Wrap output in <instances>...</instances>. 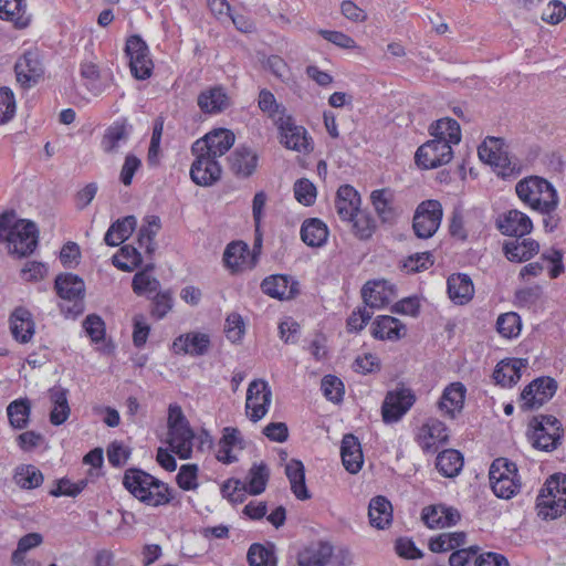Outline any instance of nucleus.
Returning <instances> with one entry per match:
<instances>
[{"instance_id": "29", "label": "nucleus", "mask_w": 566, "mask_h": 566, "mask_svg": "<svg viewBox=\"0 0 566 566\" xmlns=\"http://www.w3.org/2000/svg\"><path fill=\"white\" fill-rule=\"evenodd\" d=\"M193 439L195 432L189 423L168 429L167 442L180 459L191 457Z\"/></svg>"}, {"instance_id": "26", "label": "nucleus", "mask_w": 566, "mask_h": 566, "mask_svg": "<svg viewBox=\"0 0 566 566\" xmlns=\"http://www.w3.org/2000/svg\"><path fill=\"white\" fill-rule=\"evenodd\" d=\"M467 389L462 382H452L447 386L438 401V408L450 419H454L464 405Z\"/></svg>"}, {"instance_id": "61", "label": "nucleus", "mask_w": 566, "mask_h": 566, "mask_svg": "<svg viewBox=\"0 0 566 566\" xmlns=\"http://www.w3.org/2000/svg\"><path fill=\"white\" fill-rule=\"evenodd\" d=\"M198 467L196 464H184L176 476L177 484L185 491L195 490L197 483Z\"/></svg>"}, {"instance_id": "40", "label": "nucleus", "mask_w": 566, "mask_h": 566, "mask_svg": "<svg viewBox=\"0 0 566 566\" xmlns=\"http://www.w3.org/2000/svg\"><path fill=\"white\" fill-rule=\"evenodd\" d=\"M429 130L434 139L447 142L450 147L461 142V128L459 123L453 118H440L431 124Z\"/></svg>"}, {"instance_id": "52", "label": "nucleus", "mask_w": 566, "mask_h": 566, "mask_svg": "<svg viewBox=\"0 0 566 566\" xmlns=\"http://www.w3.org/2000/svg\"><path fill=\"white\" fill-rule=\"evenodd\" d=\"M496 329L505 338L516 337L521 332V317L514 312L501 314L496 321Z\"/></svg>"}, {"instance_id": "35", "label": "nucleus", "mask_w": 566, "mask_h": 566, "mask_svg": "<svg viewBox=\"0 0 566 566\" xmlns=\"http://www.w3.org/2000/svg\"><path fill=\"white\" fill-rule=\"evenodd\" d=\"M55 290L61 298L69 301H82L84 297V281L72 273L60 274L55 279Z\"/></svg>"}, {"instance_id": "12", "label": "nucleus", "mask_w": 566, "mask_h": 566, "mask_svg": "<svg viewBox=\"0 0 566 566\" xmlns=\"http://www.w3.org/2000/svg\"><path fill=\"white\" fill-rule=\"evenodd\" d=\"M452 157V147L447 142L433 138L417 149L415 160L423 169H434L450 163Z\"/></svg>"}, {"instance_id": "17", "label": "nucleus", "mask_w": 566, "mask_h": 566, "mask_svg": "<svg viewBox=\"0 0 566 566\" xmlns=\"http://www.w3.org/2000/svg\"><path fill=\"white\" fill-rule=\"evenodd\" d=\"M224 266L232 273L242 271L245 268L255 265L256 255L250 252L249 245L243 241L230 242L223 252Z\"/></svg>"}, {"instance_id": "22", "label": "nucleus", "mask_w": 566, "mask_h": 566, "mask_svg": "<svg viewBox=\"0 0 566 566\" xmlns=\"http://www.w3.org/2000/svg\"><path fill=\"white\" fill-rule=\"evenodd\" d=\"M497 228L504 235L525 237L533 230V222L527 214L514 209L497 220Z\"/></svg>"}, {"instance_id": "32", "label": "nucleus", "mask_w": 566, "mask_h": 566, "mask_svg": "<svg viewBox=\"0 0 566 566\" xmlns=\"http://www.w3.org/2000/svg\"><path fill=\"white\" fill-rule=\"evenodd\" d=\"M526 359L510 358L501 360L494 371L493 378L502 387H511L521 378V369L526 366Z\"/></svg>"}, {"instance_id": "8", "label": "nucleus", "mask_w": 566, "mask_h": 566, "mask_svg": "<svg viewBox=\"0 0 566 566\" xmlns=\"http://www.w3.org/2000/svg\"><path fill=\"white\" fill-rule=\"evenodd\" d=\"M442 206L438 200L421 202L415 212L412 228L420 239L431 238L440 227L442 220Z\"/></svg>"}, {"instance_id": "11", "label": "nucleus", "mask_w": 566, "mask_h": 566, "mask_svg": "<svg viewBox=\"0 0 566 566\" xmlns=\"http://www.w3.org/2000/svg\"><path fill=\"white\" fill-rule=\"evenodd\" d=\"M557 382L551 377H539L531 381L521 392L520 408L530 411L541 408L556 392Z\"/></svg>"}, {"instance_id": "39", "label": "nucleus", "mask_w": 566, "mask_h": 566, "mask_svg": "<svg viewBox=\"0 0 566 566\" xmlns=\"http://www.w3.org/2000/svg\"><path fill=\"white\" fill-rule=\"evenodd\" d=\"M285 474L290 481L291 491L296 499L301 501L311 499V493L305 484V469L300 460L292 459L285 465Z\"/></svg>"}, {"instance_id": "1", "label": "nucleus", "mask_w": 566, "mask_h": 566, "mask_svg": "<svg viewBox=\"0 0 566 566\" xmlns=\"http://www.w3.org/2000/svg\"><path fill=\"white\" fill-rule=\"evenodd\" d=\"M123 484L130 494L149 506L165 505L174 499L168 484L137 468L125 471Z\"/></svg>"}, {"instance_id": "3", "label": "nucleus", "mask_w": 566, "mask_h": 566, "mask_svg": "<svg viewBox=\"0 0 566 566\" xmlns=\"http://www.w3.org/2000/svg\"><path fill=\"white\" fill-rule=\"evenodd\" d=\"M537 514L543 520H554L566 511V474L551 475L536 499Z\"/></svg>"}, {"instance_id": "31", "label": "nucleus", "mask_w": 566, "mask_h": 566, "mask_svg": "<svg viewBox=\"0 0 566 566\" xmlns=\"http://www.w3.org/2000/svg\"><path fill=\"white\" fill-rule=\"evenodd\" d=\"M174 350L191 356L205 355L210 347V337L205 333H187L174 340Z\"/></svg>"}, {"instance_id": "44", "label": "nucleus", "mask_w": 566, "mask_h": 566, "mask_svg": "<svg viewBox=\"0 0 566 566\" xmlns=\"http://www.w3.org/2000/svg\"><path fill=\"white\" fill-rule=\"evenodd\" d=\"M462 467L463 457L454 449L440 452L436 460V468L446 478L457 476L462 470Z\"/></svg>"}, {"instance_id": "63", "label": "nucleus", "mask_w": 566, "mask_h": 566, "mask_svg": "<svg viewBox=\"0 0 566 566\" xmlns=\"http://www.w3.org/2000/svg\"><path fill=\"white\" fill-rule=\"evenodd\" d=\"M566 17V6L559 0H551L542 12V19L549 24H557Z\"/></svg>"}, {"instance_id": "54", "label": "nucleus", "mask_w": 566, "mask_h": 566, "mask_svg": "<svg viewBox=\"0 0 566 566\" xmlns=\"http://www.w3.org/2000/svg\"><path fill=\"white\" fill-rule=\"evenodd\" d=\"M120 256H123L126 260V262L120 261L118 255H114L113 264L124 272H132L143 262V256L140 252L132 245L122 247Z\"/></svg>"}, {"instance_id": "51", "label": "nucleus", "mask_w": 566, "mask_h": 566, "mask_svg": "<svg viewBox=\"0 0 566 566\" xmlns=\"http://www.w3.org/2000/svg\"><path fill=\"white\" fill-rule=\"evenodd\" d=\"M21 0H0V19L14 22V24L22 29L30 24V15H18L15 9L20 6Z\"/></svg>"}, {"instance_id": "18", "label": "nucleus", "mask_w": 566, "mask_h": 566, "mask_svg": "<svg viewBox=\"0 0 566 566\" xmlns=\"http://www.w3.org/2000/svg\"><path fill=\"white\" fill-rule=\"evenodd\" d=\"M228 161L232 174L238 178L245 179L255 172L259 157L250 147L239 146L228 157Z\"/></svg>"}, {"instance_id": "34", "label": "nucleus", "mask_w": 566, "mask_h": 566, "mask_svg": "<svg viewBox=\"0 0 566 566\" xmlns=\"http://www.w3.org/2000/svg\"><path fill=\"white\" fill-rule=\"evenodd\" d=\"M376 213L384 223H392L398 212L394 207V192L388 188L376 189L370 195Z\"/></svg>"}, {"instance_id": "5", "label": "nucleus", "mask_w": 566, "mask_h": 566, "mask_svg": "<svg viewBox=\"0 0 566 566\" xmlns=\"http://www.w3.org/2000/svg\"><path fill=\"white\" fill-rule=\"evenodd\" d=\"M490 485L495 496L510 500L521 491V478L515 462L495 459L489 470Z\"/></svg>"}, {"instance_id": "49", "label": "nucleus", "mask_w": 566, "mask_h": 566, "mask_svg": "<svg viewBox=\"0 0 566 566\" xmlns=\"http://www.w3.org/2000/svg\"><path fill=\"white\" fill-rule=\"evenodd\" d=\"M43 537L40 533H29L22 536L17 545L15 551L11 555L13 565H22L24 563L25 553L32 548L40 546Z\"/></svg>"}, {"instance_id": "6", "label": "nucleus", "mask_w": 566, "mask_h": 566, "mask_svg": "<svg viewBox=\"0 0 566 566\" xmlns=\"http://www.w3.org/2000/svg\"><path fill=\"white\" fill-rule=\"evenodd\" d=\"M528 437L534 448L543 451H553L563 437L560 421L551 415H539L532 418L528 423Z\"/></svg>"}, {"instance_id": "16", "label": "nucleus", "mask_w": 566, "mask_h": 566, "mask_svg": "<svg viewBox=\"0 0 566 566\" xmlns=\"http://www.w3.org/2000/svg\"><path fill=\"white\" fill-rule=\"evenodd\" d=\"M235 136L229 129H217L193 143L191 151H201L214 158L223 156L234 144Z\"/></svg>"}, {"instance_id": "45", "label": "nucleus", "mask_w": 566, "mask_h": 566, "mask_svg": "<svg viewBox=\"0 0 566 566\" xmlns=\"http://www.w3.org/2000/svg\"><path fill=\"white\" fill-rule=\"evenodd\" d=\"M13 480L21 489L33 490L43 483L42 472L32 464H21L15 469Z\"/></svg>"}, {"instance_id": "27", "label": "nucleus", "mask_w": 566, "mask_h": 566, "mask_svg": "<svg viewBox=\"0 0 566 566\" xmlns=\"http://www.w3.org/2000/svg\"><path fill=\"white\" fill-rule=\"evenodd\" d=\"M198 106L205 114H219L231 105V99L222 86H213L198 95Z\"/></svg>"}, {"instance_id": "14", "label": "nucleus", "mask_w": 566, "mask_h": 566, "mask_svg": "<svg viewBox=\"0 0 566 566\" xmlns=\"http://www.w3.org/2000/svg\"><path fill=\"white\" fill-rule=\"evenodd\" d=\"M281 143L289 149L298 153L312 150L311 138L303 126H296L290 115L281 114L276 119Z\"/></svg>"}, {"instance_id": "58", "label": "nucleus", "mask_w": 566, "mask_h": 566, "mask_svg": "<svg viewBox=\"0 0 566 566\" xmlns=\"http://www.w3.org/2000/svg\"><path fill=\"white\" fill-rule=\"evenodd\" d=\"M321 387L326 399L333 402L342 401L344 396V384L338 377L333 375L324 376Z\"/></svg>"}, {"instance_id": "47", "label": "nucleus", "mask_w": 566, "mask_h": 566, "mask_svg": "<svg viewBox=\"0 0 566 566\" xmlns=\"http://www.w3.org/2000/svg\"><path fill=\"white\" fill-rule=\"evenodd\" d=\"M146 221L147 223L139 229L138 244L140 248H144L147 253L150 254L155 251V237L161 227V222L160 218L157 216H150Z\"/></svg>"}, {"instance_id": "50", "label": "nucleus", "mask_w": 566, "mask_h": 566, "mask_svg": "<svg viewBox=\"0 0 566 566\" xmlns=\"http://www.w3.org/2000/svg\"><path fill=\"white\" fill-rule=\"evenodd\" d=\"M348 222L353 223V232L359 240L370 239L376 230V223L374 218L360 210Z\"/></svg>"}, {"instance_id": "42", "label": "nucleus", "mask_w": 566, "mask_h": 566, "mask_svg": "<svg viewBox=\"0 0 566 566\" xmlns=\"http://www.w3.org/2000/svg\"><path fill=\"white\" fill-rule=\"evenodd\" d=\"M10 426L15 430H23L29 426L31 416V402L28 398H19L7 407Z\"/></svg>"}, {"instance_id": "55", "label": "nucleus", "mask_w": 566, "mask_h": 566, "mask_svg": "<svg viewBox=\"0 0 566 566\" xmlns=\"http://www.w3.org/2000/svg\"><path fill=\"white\" fill-rule=\"evenodd\" d=\"M81 76L85 81V86L93 95H99L105 87L99 83V70L96 64L85 62L81 64Z\"/></svg>"}, {"instance_id": "33", "label": "nucleus", "mask_w": 566, "mask_h": 566, "mask_svg": "<svg viewBox=\"0 0 566 566\" xmlns=\"http://www.w3.org/2000/svg\"><path fill=\"white\" fill-rule=\"evenodd\" d=\"M371 335L381 340H397L406 335V326L396 317L380 315L373 323Z\"/></svg>"}, {"instance_id": "38", "label": "nucleus", "mask_w": 566, "mask_h": 566, "mask_svg": "<svg viewBox=\"0 0 566 566\" xmlns=\"http://www.w3.org/2000/svg\"><path fill=\"white\" fill-rule=\"evenodd\" d=\"M368 516L371 526L384 530L392 522L391 503L381 495L371 499L368 506Z\"/></svg>"}, {"instance_id": "9", "label": "nucleus", "mask_w": 566, "mask_h": 566, "mask_svg": "<svg viewBox=\"0 0 566 566\" xmlns=\"http://www.w3.org/2000/svg\"><path fill=\"white\" fill-rule=\"evenodd\" d=\"M416 402V395L412 389L405 386L389 390L381 406L382 420L386 423L399 421Z\"/></svg>"}, {"instance_id": "57", "label": "nucleus", "mask_w": 566, "mask_h": 566, "mask_svg": "<svg viewBox=\"0 0 566 566\" xmlns=\"http://www.w3.org/2000/svg\"><path fill=\"white\" fill-rule=\"evenodd\" d=\"M316 187L306 178H301L294 184L295 199L303 206L310 207L316 199Z\"/></svg>"}, {"instance_id": "56", "label": "nucleus", "mask_w": 566, "mask_h": 566, "mask_svg": "<svg viewBox=\"0 0 566 566\" xmlns=\"http://www.w3.org/2000/svg\"><path fill=\"white\" fill-rule=\"evenodd\" d=\"M378 287V283L367 282L361 289V296L366 305L365 307L370 311L379 308L386 304L387 298Z\"/></svg>"}, {"instance_id": "13", "label": "nucleus", "mask_w": 566, "mask_h": 566, "mask_svg": "<svg viewBox=\"0 0 566 566\" xmlns=\"http://www.w3.org/2000/svg\"><path fill=\"white\" fill-rule=\"evenodd\" d=\"M272 391L269 384L263 379H254L249 384L247 390L245 409L251 421L261 420L268 412L271 405Z\"/></svg>"}, {"instance_id": "62", "label": "nucleus", "mask_w": 566, "mask_h": 566, "mask_svg": "<svg viewBox=\"0 0 566 566\" xmlns=\"http://www.w3.org/2000/svg\"><path fill=\"white\" fill-rule=\"evenodd\" d=\"M83 327L92 342L98 343L105 337V323L101 316L90 314L83 322Z\"/></svg>"}, {"instance_id": "21", "label": "nucleus", "mask_w": 566, "mask_h": 566, "mask_svg": "<svg viewBox=\"0 0 566 566\" xmlns=\"http://www.w3.org/2000/svg\"><path fill=\"white\" fill-rule=\"evenodd\" d=\"M10 331L13 338L21 343H29L35 332V323L31 312L23 307L18 306L10 315Z\"/></svg>"}, {"instance_id": "28", "label": "nucleus", "mask_w": 566, "mask_h": 566, "mask_svg": "<svg viewBox=\"0 0 566 566\" xmlns=\"http://www.w3.org/2000/svg\"><path fill=\"white\" fill-rule=\"evenodd\" d=\"M340 457L345 469L352 473H358L364 463V455L358 438L352 433L343 437Z\"/></svg>"}, {"instance_id": "24", "label": "nucleus", "mask_w": 566, "mask_h": 566, "mask_svg": "<svg viewBox=\"0 0 566 566\" xmlns=\"http://www.w3.org/2000/svg\"><path fill=\"white\" fill-rule=\"evenodd\" d=\"M332 544L325 541L312 542L297 554L298 566H326L333 555Z\"/></svg>"}, {"instance_id": "10", "label": "nucleus", "mask_w": 566, "mask_h": 566, "mask_svg": "<svg viewBox=\"0 0 566 566\" xmlns=\"http://www.w3.org/2000/svg\"><path fill=\"white\" fill-rule=\"evenodd\" d=\"M14 72L18 83L30 88L39 83L44 75V65L40 51L34 48L27 50L15 62Z\"/></svg>"}, {"instance_id": "4", "label": "nucleus", "mask_w": 566, "mask_h": 566, "mask_svg": "<svg viewBox=\"0 0 566 566\" xmlns=\"http://www.w3.org/2000/svg\"><path fill=\"white\" fill-rule=\"evenodd\" d=\"M505 143L501 137L489 136L478 148L480 159L493 167L494 172L503 179H515L520 176L522 167L513 161L506 151Z\"/></svg>"}, {"instance_id": "59", "label": "nucleus", "mask_w": 566, "mask_h": 566, "mask_svg": "<svg viewBox=\"0 0 566 566\" xmlns=\"http://www.w3.org/2000/svg\"><path fill=\"white\" fill-rule=\"evenodd\" d=\"M224 332L227 338L232 343H239L245 332V325L242 316L239 313H230L227 316Z\"/></svg>"}, {"instance_id": "53", "label": "nucleus", "mask_w": 566, "mask_h": 566, "mask_svg": "<svg viewBox=\"0 0 566 566\" xmlns=\"http://www.w3.org/2000/svg\"><path fill=\"white\" fill-rule=\"evenodd\" d=\"M259 108L269 115L270 118L276 124V119L281 114H285V107L276 102L274 94L263 88L259 93L258 98Z\"/></svg>"}, {"instance_id": "30", "label": "nucleus", "mask_w": 566, "mask_h": 566, "mask_svg": "<svg viewBox=\"0 0 566 566\" xmlns=\"http://www.w3.org/2000/svg\"><path fill=\"white\" fill-rule=\"evenodd\" d=\"M448 294L450 300L458 305L469 303L474 295V285L465 273H454L448 277Z\"/></svg>"}, {"instance_id": "25", "label": "nucleus", "mask_w": 566, "mask_h": 566, "mask_svg": "<svg viewBox=\"0 0 566 566\" xmlns=\"http://www.w3.org/2000/svg\"><path fill=\"white\" fill-rule=\"evenodd\" d=\"M539 251V243L531 238L515 237L503 244L505 258L511 262L522 263L531 260Z\"/></svg>"}, {"instance_id": "37", "label": "nucleus", "mask_w": 566, "mask_h": 566, "mask_svg": "<svg viewBox=\"0 0 566 566\" xmlns=\"http://www.w3.org/2000/svg\"><path fill=\"white\" fill-rule=\"evenodd\" d=\"M327 226L317 218L306 219L301 227L302 241L312 248L324 245L328 238Z\"/></svg>"}, {"instance_id": "46", "label": "nucleus", "mask_w": 566, "mask_h": 566, "mask_svg": "<svg viewBox=\"0 0 566 566\" xmlns=\"http://www.w3.org/2000/svg\"><path fill=\"white\" fill-rule=\"evenodd\" d=\"M270 478V470L264 462L254 463L249 471L248 492L259 495L264 492Z\"/></svg>"}, {"instance_id": "43", "label": "nucleus", "mask_w": 566, "mask_h": 566, "mask_svg": "<svg viewBox=\"0 0 566 566\" xmlns=\"http://www.w3.org/2000/svg\"><path fill=\"white\" fill-rule=\"evenodd\" d=\"M419 438L423 449H430L436 443H446L449 438L446 424L438 419H429L420 429Z\"/></svg>"}, {"instance_id": "7", "label": "nucleus", "mask_w": 566, "mask_h": 566, "mask_svg": "<svg viewBox=\"0 0 566 566\" xmlns=\"http://www.w3.org/2000/svg\"><path fill=\"white\" fill-rule=\"evenodd\" d=\"M9 251L18 258H24L33 253L39 243V230L30 220H18L11 231L6 235Z\"/></svg>"}, {"instance_id": "23", "label": "nucleus", "mask_w": 566, "mask_h": 566, "mask_svg": "<svg viewBox=\"0 0 566 566\" xmlns=\"http://www.w3.org/2000/svg\"><path fill=\"white\" fill-rule=\"evenodd\" d=\"M360 196L350 185H343L338 188L335 198V209L343 221L352 220L360 210Z\"/></svg>"}, {"instance_id": "19", "label": "nucleus", "mask_w": 566, "mask_h": 566, "mask_svg": "<svg viewBox=\"0 0 566 566\" xmlns=\"http://www.w3.org/2000/svg\"><path fill=\"white\" fill-rule=\"evenodd\" d=\"M461 518L459 511L443 504L423 507L421 520L429 528H443L455 525Z\"/></svg>"}, {"instance_id": "41", "label": "nucleus", "mask_w": 566, "mask_h": 566, "mask_svg": "<svg viewBox=\"0 0 566 566\" xmlns=\"http://www.w3.org/2000/svg\"><path fill=\"white\" fill-rule=\"evenodd\" d=\"M50 399L53 408L50 412V422L53 426L63 424L70 417L71 409L67 401V389L55 386L50 389Z\"/></svg>"}, {"instance_id": "15", "label": "nucleus", "mask_w": 566, "mask_h": 566, "mask_svg": "<svg viewBox=\"0 0 566 566\" xmlns=\"http://www.w3.org/2000/svg\"><path fill=\"white\" fill-rule=\"evenodd\" d=\"M192 154L196 159L190 168L191 180L202 187H209L217 182L221 178L222 171L217 158L201 151H192Z\"/></svg>"}, {"instance_id": "48", "label": "nucleus", "mask_w": 566, "mask_h": 566, "mask_svg": "<svg viewBox=\"0 0 566 566\" xmlns=\"http://www.w3.org/2000/svg\"><path fill=\"white\" fill-rule=\"evenodd\" d=\"M465 537L467 535L464 532L443 533L430 539L429 548L433 553H442L454 549L465 543Z\"/></svg>"}, {"instance_id": "20", "label": "nucleus", "mask_w": 566, "mask_h": 566, "mask_svg": "<svg viewBox=\"0 0 566 566\" xmlns=\"http://www.w3.org/2000/svg\"><path fill=\"white\" fill-rule=\"evenodd\" d=\"M264 294L277 300H291L298 293L297 282L285 274H275L265 277L261 283Z\"/></svg>"}, {"instance_id": "60", "label": "nucleus", "mask_w": 566, "mask_h": 566, "mask_svg": "<svg viewBox=\"0 0 566 566\" xmlns=\"http://www.w3.org/2000/svg\"><path fill=\"white\" fill-rule=\"evenodd\" d=\"M159 286V281L149 275L147 270L136 273L132 282L133 291L138 295L146 292H156Z\"/></svg>"}, {"instance_id": "36", "label": "nucleus", "mask_w": 566, "mask_h": 566, "mask_svg": "<svg viewBox=\"0 0 566 566\" xmlns=\"http://www.w3.org/2000/svg\"><path fill=\"white\" fill-rule=\"evenodd\" d=\"M129 137V126L126 119L114 122L107 127L103 135L101 146L106 154H116L120 144L126 143Z\"/></svg>"}, {"instance_id": "64", "label": "nucleus", "mask_w": 566, "mask_h": 566, "mask_svg": "<svg viewBox=\"0 0 566 566\" xmlns=\"http://www.w3.org/2000/svg\"><path fill=\"white\" fill-rule=\"evenodd\" d=\"M272 553L264 545L254 543L248 551V562L250 566H268Z\"/></svg>"}, {"instance_id": "2", "label": "nucleus", "mask_w": 566, "mask_h": 566, "mask_svg": "<svg viewBox=\"0 0 566 566\" xmlns=\"http://www.w3.org/2000/svg\"><path fill=\"white\" fill-rule=\"evenodd\" d=\"M518 198L536 211L556 210L559 199L554 186L538 176L520 180L515 187Z\"/></svg>"}]
</instances>
